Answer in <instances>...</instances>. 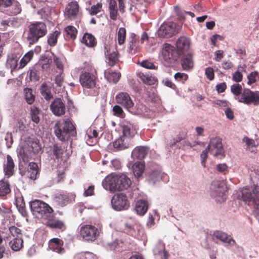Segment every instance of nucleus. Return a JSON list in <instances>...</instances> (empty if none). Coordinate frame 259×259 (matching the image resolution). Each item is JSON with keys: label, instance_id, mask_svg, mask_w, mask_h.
Masks as SVG:
<instances>
[{"label": "nucleus", "instance_id": "nucleus-36", "mask_svg": "<svg viewBox=\"0 0 259 259\" xmlns=\"http://www.w3.org/2000/svg\"><path fill=\"white\" fill-rule=\"evenodd\" d=\"M64 37L66 40H74L76 38L77 30L73 26H68L65 28Z\"/></svg>", "mask_w": 259, "mask_h": 259}, {"label": "nucleus", "instance_id": "nucleus-28", "mask_svg": "<svg viewBox=\"0 0 259 259\" xmlns=\"http://www.w3.org/2000/svg\"><path fill=\"white\" fill-rule=\"evenodd\" d=\"M24 241L21 237L13 238L9 242V245L11 249L14 251H19L24 247Z\"/></svg>", "mask_w": 259, "mask_h": 259}, {"label": "nucleus", "instance_id": "nucleus-48", "mask_svg": "<svg viewBox=\"0 0 259 259\" xmlns=\"http://www.w3.org/2000/svg\"><path fill=\"white\" fill-rule=\"evenodd\" d=\"M33 56V52L30 51L25 54L20 62L19 68H24L30 61Z\"/></svg>", "mask_w": 259, "mask_h": 259}, {"label": "nucleus", "instance_id": "nucleus-25", "mask_svg": "<svg viewBox=\"0 0 259 259\" xmlns=\"http://www.w3.org/2000/svg\"><path fill=\"white\" fill-rule=\"evenodd\" d=\"M15 163L12 157L10 155H7V160L4 164V171L8 178L12 176L14 173Z\"/></svg>", "mask_w": 259, "mask_h": 259}, {"label": "nucleus", "instance_id": "nucleus-52", "mask_svg": "<svg viewBox=\"0 0 259 259\" xmlns=\"http://www.w3.org/2000/svg\"><path fill=\"white\" fill-rule=\"evenodd\" d=\"M126 29L125 28L121 27L119 29L117 33L118 43L119 45H123L125 40Z\"/></svg>", "mask_w": 259, "mask_h": 259}, {"label": "nucleus", "instance_id": "nucleus-20", "mask_svg": "<svg viewBox=\"0 0 259 259\" xmlns=\"http://www.w3.org/2000/svg\"><path fill=\"white\" fill-rule=\"evenodd\" d=\"M79 11V5L76 2L69 3L65 10L64 15L67 18L72 20L76 18Z\"/></svg>", "mask_w": 259, "mask_h": 259}, {"label": "nucleus", "instance_id": "nucleus-14", "mask_svg": "<svg viewBox=\"0 0 259 259\" xmlns=\"http://www.w3.org/2000/svg\"><path fill=\"white\" fill-rule=\"evenodd\" d=\"M104 54L107 63L110 66H114L119 61V54L117 50L107 45L104 46Z\"/></svg>", "mask_w": 259, "mask_h": 259}, {"label": "nucleus", "instance_id": "nucleus-54", "mask_svg": "<svg viewBox=\"0 0 259 259\" xmlns=\"http://www.w3.org/2000/svg\"><path fill=\"white\" fill-rule=\"evenodd\" d=\"M113 112L114 115L120 118H123L125 116V113L122 107L119 105H115L113 107Z\"/></svg>", "mask_w": 259, "mask_h": 259}, {"label": "nucleus", "instance_id": "nucleus-63", "mask_svg": "<svg viewBox=\"0 0 259 259\" xmlns=\"http://www.w3.org/2000/svg\"><path fill=\"white\" fill-rule=\"evenodd\" d=\"M209 152L207 149H205L204 150H203L202 152V153L200 155V158L201 159V164L204 166L205 167L206 164V161L207 158V153Z\"/></svg>", "mask_w": 259, "mask_h": 259}, {"label": "nucleus", "instance_id": "nucleus-50", "mask_svg": "<svg viewBox=\"0 0 259 259\" xmlns=\"http://www.w3.org/2000/svg\"><path fill=\"white\" fill-rule=\"evenodd\" d=\"M11 6L9 9L10 15H16L21 13V5L18 2L14 1Z\"/></svg>", "mask_w": 259, "mask_h": 259}, {"label": "nucleus", "instance_id": "nucleus-58", "mask_svg": "<svg viewBox=\"0 0 259 259\" xmlns=\"http://www.w3.org/2000/svg\"><path fill=\"white\" fill-rule=\"evenodd\" d=\"M63 72H60L59 74L57 75L55 78V82L56 86L58 87H61L64 81V76L62 75Z\"/></svg>", "mask_w": 259, "mask_h": 259}, {"label": "nucleus", "instance_id": "nucleus-57", "mask_svg": "<svg viewBox=\"0 0 259 259\" xmlns=\"http://www.w3.org/2000/svg\"><path fill=\"white\" fill-rule=\"evenodd\" d=\"M9 231L11 234L15 237H19V235H22L21 230L16 226H12L9 227Z\"/></svg>", "mask_w": 259, "mask_h": 259}, {"label": "nucleus", "instance_id": "nucleus-51", "mask_svg": "<svg viewBox=\"0 0 259 259\" xmlns=\"http://www.w3.org/2000/svg\"><path fill=\"white\" fill-rule=\"evenodd\" d=\"M96 256L90 252H81L76 254L74 259H95Z\"/></svg>", "mask_w": 259, "mask_h": 259}, {"label": "nucleus", "instance_id": "nucleus-24", "mask_svg": "<svg viewBox=\"0 0 259 259\" xmlns=\"http://www.w3.org/2000/svg\"><path fill=\"white\" fill-rule=\"evenodd\" d=\"M122 135L130 138L131 140L132 138L137 134V126L129 122L123 124Z\"/></svg>", "mask_w": 259, "mask_h": 259}, {"label": "nucleus", "instance_id": "nucleus-4", "mask_svg": "<svg viewBox=\"0 0 259 259\" xmlns=\"http://www.w3.org/2000/svg\"><path fill=\"white\" fill-rule=\"evenodd\" d=\"M243 201L249 206H252L259 215V188L255 186L251 188H244L242 190Z\"/></svg>", "mask_w": 259, "mask_h": 259}, {"label": "nucleus", "instance_id": "nucleus-47", "mask_svg": "<svg viewBox=\"0 0 259 259\" xmlns=\"http://www.w3.org/2000/svg\"><path fill=\"white\" fill-rule=\"evenodd\" d=\"M110 249L118 252H122L123 250V242L119 240H115L111 243L109 244Z\"/></svg>", "mask_w": 259, "mask_h": 259}, {"label": "nucleus", "instance_id": "nucleus-9", "mask_svg": "<svg viewBox=\"0 0 259 259\" xmlns=\"http://www.w3.org/2000/svg\"><path fill=\"white\" fill-rule=\"evenodd\" d=\"M162 54L165 65L167 66L174 64L180 55L174 47L167 44H164Z\"/></svg>", "mask_w": 259, "mask_h": 259}, {"label": "nucleus", "instance_id": "nucleus-64", "mask_svg": "<svg viewBox=\"0 0 259 259\" xmlns=\"http://www.w3.org/2000/svg\"><path fill=\"white\" fill-rule=\"evenodd\" d=\"M54 62L57 68L60 70V72H63V65L61 60L57 57L54 58Z\"/></svg>", "mask_w": 259, "mask_h": 259}, {"label": "nucleus", "instance_id": "nucleus-43", "mask_svg": "<svg viewBox=\"0 0 259 259\" xmlns=\"http://www.w3.org/2000/svg\"><path fill=\"white\" fill-rule=\"evenodd\" d=\"M139 77L144 83L149 85L154 84L157 81L155 77L143 73H140L139 74Z\"/></svg>", "mask_w": 259, "mask_h": 259}, {"label": "nucleus", "instance_id": "nucleus-17", "mask_svg": "<svg viewBox=\"0 0 259 259\" xmlns=\"http://www.w3.org/2000/svg\"><path fill=\"white\" fill-rule=\"evenodd\" d=\"M50 109L52 113L57 116H61L65 113V103L61 98H56L52 102Z\"/></svg>", "mask_w": 259, "mask_h": 259}, {"label": "nucleus", "instance_id": "nucleus-42", "mask_svg": "<svg viewBox=\"0 0 259 259\" xmlns=\"http://www.w3.org/2000/svg\"><path fill=\"white\" fill-rule=\"evenodd\" d=\"M105 78L109 81L113 83H117L121 77V74L119 72L105 71Z\"/></svg>", "mask_w": 259, "mask_h": 259}, {"label": "nucleus", "instance_id": "nucleus-59", "mask_svg": "<svg viewBox=\"0 0 259 259\" xmlns=\"http://www.w3.org/2000/svg\"><path fill=\"white\" fill-rule=\"evenodd\" d=\"M175 78L179 81H185L188 78V76L184 73L177 72L175 75Z\"/></svg>", "mask_w": 259, "mask_h": 259}, {"label": "nucleus", "instance_id": "nucleus-45", "mask_svg": "<svg viewBox=\"0 0 259 259\" xmlns=\"http://www.w3.org/2000/svg\"><path fill=\"white\" fill-rule=\"evenodd\" d=\"M40 91L41 95L46 100H50L53 98L50 88L46 83H43L40 86Z\"/></svg>", "mask_w": 259, "mask_h": 259}, {"label": "nucleus", "instance_id": "nucleus-8", "mask_svg": "<svg viewBox=\"0 0 259 259\" xmlns=\"http://www.w3.org/2000/svg\"><path fill=\"white\" fill-rule=\"evenodd\" d=\"M41 146L38 140L32 141L30 145L23 148L20 152L23 161L28 162L33 154H38L41 151Z\"/></svg>", "mask_w": 259, "mask_h": 259}, {"label": "nucleus", "instance_id": "nucleus-13", "mask_svg": "<svg viewBox=\"0 0 259 259\" xmlns=\"http://www.w3.org/2000/svg\"><path fill=\"white\" fill-rule=\"evenodd\" d=\"M210 153L215 157L224 156V150L223 148L221 139L215 137L210 139L207 147L206 148Z\"/></svg>", "mask_w": 259, "mask_h": 259}, {"label": "nucleus", "instance_id": "nucleus-23", "mask_svg": "<svg viewBox=\"0 0 259 259\" xmlns=\"http://www.w3.org/2000/svg\"><path fill=\"white\" fill-rule=\"evenodd\" d=\"M190 46V41L188 38L185 36L180 37L176 42L177 51L181 55L189 50Z\"/></svg>", "mask_w": 259, "mask_h": 259}, {"label": "nucleus", "instance_id": "nucleus-2", "mask_svg": "<svg viewBox=\"0 0 259 259\" xmlns=\"http://www.w3.org/2000/svg\"><path fill=\"white\" fill-rule=\"evenodd\" d=\"M131 184V180L123 174L108 176L103 182L104 187L111 191H120L127 189Z\"/></svg>", "mask_w": 259, "mask_h": 259}, {"label": "nucleus", "instance_id": "nucleus-1", "mask_svg": "<svg viewBox=\"0 0 259 259\" xmlns=\"http://www.w3.org/2000/svg\"><path fill=\"white\" fill-rule=\"evenodd\" d=\"M46 25L42 22L31 23L24 33V38L29 46L37 43L47 33Z\"/></svg>", "mask_w": 259, "mask_h": 259}, {"label": "nucleus", "instance_id": "nucleus-15", "mask_svg": "<svg viewBox=\"0 0 259 259\" xmlns=\"http://www.w3.org/2000/svg\"><path fill=\"white\" fill-rule=\"evenodd\" d=\"M115 100L118 104L120 105L128 111H131L134 105L129 94L126 92H120L117 94L115 96Z\"/></svg>", "mask_w": 259, "mask_h": 259}, {"label": "nucleus", "instance_id": "nucleus-16", "mask_svg": "<svg viewBox=\"0 0 259 259\" xmlns=\"http://www.w3.org/2000/svg\"><path fill=\"white\" fill-rule=\"evenodd\" d=\"M65 151V147L62 144L56 143L50 147V155L52 159L57 162H61L62 156Z\"/></svg>", "mask_w": 259, "mask_h": 259}, {"label": "nucleus", "instance_id": "nucleus-34", "mask_svg": "<svg viewBox=\"0 0 259 259\" xmlns=\"http://www.w3.org/2000/svg\"><path fill=\"white\" fill-rule=\"evenodd\" d=\"M82 42L87 47L93 48L96 46V39L92 34L85 33L82 39Z\"/></svg>", "mask_w": 259, "mask_h": 259}, {"label": "nucleus", "instance_id": "nucleus-26", "mask_svg": "<svg viewBox=\"0 0 259 259\" xmlns=\"http://www.w3.org/2000/svg\"><path fill=\"white\" fill-rule=\"evenodd\" d=\"M149 152V148L147 146H137L133 149L132 152V157L135 159L141 160L144 159Z\"/></svg>", "mask_w": 259, "mask_h": 259}, {"label": "nucleus", "instance_id": "nucleus-30", "mask_svg": "<svg viewBox=\"0 0 259 259\" xmlns=\"http://www.w3.org/2000/svg\"><path fill=\"white\" fill-rule=\"evenodd\" d=\"M148 206V203L146 200H139L136 204L135 210L138 214L143 215L147 212Z\"/></svg>", "mask_w": 259, "mask_h": 259}, {"label": "nucleus", "instance_id": "nucleus-27", "mask_svg": "<svg viewBox=\"0 0 259 259\" xmlns=\"http://www.w3.org/2000/svg\"><path fill=\"white\" fill-rule=\"evenodd\" d=\"M182 67L184 70H189L194 66L193 56L191 54L184 55L181 60Z\"/></svg>", "mask_w": 259, "mask_h": 259}, {"label": "nucleus", "instance_id": "nucleus-60", "mask_svg": "<svg viewBox=\"0 0 259 259\" xmlns=\"http://www.w3.org/2000/svg\"><path fill=\"white\" fill-rule=\"evenodd\" d=\"M243 78V75L242 73L238 71H235L233 74L232 76V79L237 82H240L242 81Z\"/></svg>", "mask_w": 259, "mask_h": 259}, {"label": "nucleus", "instance_id": "nucleus-21", "mask_svg": "<svg viewBox=\"0 0 259 259\" xmlns=\"http://www.w3.org/2000/svg\"><path fill=\"white\" fill-rule=\"evenodd\" d=\"M226 186L220 181H213L211 184V189L214 196L220 197L224 199L223 197L226 195Z\"/></svg>", "mask_w": 259, "mask_h": 259}, {"label": "nucleus", "instance_id": "nucleus-3", "mask_svg": "<svg viewBox=\"0 0 259 259\" xmlns=\"http://www.w3.org/2000/svg\"><path fill=\"white\" fill-rule=\"evenodd\" d=\"M54 132L57 138L62 141L68 140L76 134L75 127L69 118L57 122L54 126Z\"/></svg>", "mask_w": 259, "mask_h": 259}, {"label": "nucleus", "instance_id": "nucleus-40", "mask_svg": "<svg viewBox=\"0 0 259 259\" xmlns=\"http://www.w3.org/2000/svg\"><path fill=\"white\" fill-rule=\"evenodd\" d=\"M9 182L5 179L0 181V196H5L11 192Z\"/></svg>", "mask_w": 259, "mask_h": 259}, {"label": "nucleus", "instance_id": "nucleus-39", "mask_svg": "<svg viewBox=\"0 0 259 259\" xmlns=\"http://www.w3.org/2000/svg\"><path fill=\"white\" fill-rule=\"evenodd\" d=\"M163 176L164 173H162L160 170L155 169L152 170L148 175V180L149 182L154 184L156 182L160 181Z\"/></svg>", "mask_w": 259, "mask_h": 259}, {"label": "nucleus", "instance_id": "nucleus-61", "mask_svg": "<svg viewBox=\"0 0 259 259\" xmlns=\"http://www.w3.org/2000/svg\"><path fill=\"white\" fill-rule=\"evenodd\" d=\"M141 65L142 67L147 68V69H155V66L154 64L152 62H150L148 60H145V61H142L141 63Z\"/></svg>", "mask_w": 259, "mask_h": 259}, {"label": "nucleus", "instance_id": "nucleus-46", "mask_svg": "<svg viewBox=\"0 0 259 259\" xmlns=\"http://www.w3.org/2000/svg\"><path fill=\"white\" fill-rule=\"evenodd\" d=\"M40 109L37 106L33 105L30 108V115L31 120L35 123H39L40 121L39 115L40 114Z\"/></svg>", "mask_w": 259, "mask_h": 259}, {"label": "nucleus", "instance_id": "nucleus-44", "mask_svg": "<svg viewBox=\"0 0 259 259\" xmlns=\"http://www.w3.org/2000/svg\"><path fill=\"white\" fill-rule=\"evenodd\" d=\"M61 32L57 30L50 33L48 36V44L51 47L55 46L57 43L58 38Z\"/></svg>", "mask_w": 259, "mask_h": 259}, {"label": "nucleus", "instance_id": "nucleus-29", "mask_svg": "<svg viewBox=\"0 0 259 259\" xmlns=\"http://www.w3.org/2000/svg\"><path fill=\"white\" fill-rule=\"evenodd\" d=\"M129 39L127 52L132 55L135 54L137 52L138 37L135 34L132 33L129 37Z\"/></svg>", "mask_w": 259, "mask_h": 259}, {"label": "nucleus", "instance_id": "nucleus-22", "mask_svg": "<svg viewBox=\"0 0 259 259\" xmlns=\"http://www.w3.org/2000/svg\"><path fill=\"white\" fill-rule=\"evenodd\" d=\"M63 241L57 238L51 239L49 243V247L50 249L59 254H63L65 252V249L63 247Z\"/></svg>", "mask_w": 259, "mask_h": 259}, {"label": "nucleus", "instance_id": "nucleus-7", "mask_svg": "<svg viewBox=\"0 0 259 259\" xmlns=\"http://www.w3.org/2000/svg\"><path fill=\"white\" fill-rule=\"evenodd\" d=\"M100 229L91 225H83L80 227L79 234L85 241H94L99 236Z\"/></svg>", "mask_w": 259, "mask_h": 259}, {"label": "nucleus", "instance_id": "nucleus-53", "mask_svg": "<svg viewBox=\"0 0 259 259\" xmlns=\"http://www.w3.org/2000/svg\"><path fill=\"white\" fill-rule=\"evenodd\" d=\"M247 84L251 85L259 79V73L257 71H252L247 75Z\"/></svg>", "mask_w": 259, "mask_h": 259}, {"label": "nucleus", "instance_id": "nucleus-10", "mask_svg": "<svg viewBox=\"0 0 259 259\" xmlns=\"http://www.w3.org/2000/svg\"><path fill=\"white\" fill-rule=\"evenodd\" d=\"M238 102L247 105L252 104L257 106L259 105V92H253L248 89H244Z\"/></svg>", "mask_w": 259, "mask_h": 259}, {"label": "nucleus", "instance_id": "nucleus-55", "mask_svg": "<svg viewBox=\"0 0 259 259\" xmlns=\"http://www.w3.org/2000/svg\"><path fill=\"white\" fill-rule=\"evenodd\" d=\"M231 92L235 96H239L241 95L242 93V88L241 85L238 83H235L231 87Z\"/></svg>", "mask_w": 259, "mask_h": 259}, {"label": "nucleus", "instance_id": "nucleus-33", "mask_svg": "<svg viewBox=\"0 0 259 259\" xmlns=\"http://www.w3.org/2000/svg\"><path fill=\"white\" fill-rule=\"evenodd\" d=\"M55 202L60 206H66L71 201V199L67 194H57L55 197Z\"/></svg>", "mask_w": 259, "mask_h": 259}, {"label": "nucleus", "instance_id": "nucleus-5", "mask_svg": "<svg viewBox=\"0 0 259 259\" xmlns=\"http://www.w3.org/2000/svg\"><path fill=\"white\" fill-rule=\"evenodd\" d=\"M30 206L33 214L37 218L47 219L54 211L48 204L37 199L31 201Z\"/></svg>", "mask_w": 259, "mask_h": 259}, {"label": "nucleus", "instance_id": "nucleus-49", "mask_svg": "<svg viewBox=\"0 0 259 259\" xmlns=\"http://www.w3.org/2000/svg\"><path fill=\"white\" fill-rule=\"evenodd\" d=\"M103 11V4L101 2L97 3L96 5L91 6L89 10V13L91 16H95Z\"/></svg>", "mask_w": 259, "mask_h": 259}, {"label": "nucleus", "instance_id": "nucleus-11", "mask_svg": "<svg viewBox=\"0 0 259 259\" xmlns=\"http://www.w3.org/2000/svg\"><path fill=\"white\" fill-rule=\"evenodd\" d=\"M176 23L172 22H164L158 30V35L160 37L169 38L178 33Z\"/></svg>", "mask_w": 259, "mask_h": 259}, {"label": "nucleus", "instance_id": "nucleus-37", "mask_svg": "<svg viewBox=\"0 0 259 259\" xmlns=\"http://www.w3.org/2000/svg\"><path fill=\"white\" fill-rule=\"evenodd\" d=\"M24 98L29 105H32L35 101V96L31 88H25L23 90Z\"/></svg>", "mask_w": 259, "mask_h": 259}, {"label": "nucleus", "instance_id": "nucleus-18", "mask_svg": "<svg viewBox=\"0 0 259 259\" xmlns=\"http://www.w3.org/2000/svg\"><path fill=\"white\" fill-rule=\"evenodd\" d=\"M134 142L130 138L121 135L113 143V147L117 150H122L133 146Z\"/></svg>", "mask_w": 259, "mask_h": 259}, {"label": "nucleus", "instance_id": "nucleus-35", "mask_svg": "<svg viewBox=\"0 0 259 259\" xmlns=\"http://www.w3.org/2000/svg\"><path fill=\"white\" fill-rule=\"evenodd\" d=\"M6 66L8 68H10L11 71L17 70L20 69L19 66H18V58L14 55L8 57Z\"/></svg>", "mask_w": 259, "mask_h": 259}, {"label": "nucleus", "instance_id": "nucleus-19", "mask_svg": "<svg viewBox=\"0 0 259 259\" xmlns=\"http://www.w3.org/2000/svg\"><path fill=\"white\" fill-rule=\"evenodd\" d=\"M125 231L135 238L139 239L144 235L143 228L138 224L135 223L133 225L125 224Z\"/></svg>", "mask_w": 259, "mask_h": 259}, {"label": "nucleus", "instance_id": "nucleus-62", "mask_svg": "<svg viewBox=\"0 0 259 259\" xmlns=\"http://www.w3.org/2000/svg\"><path fill=\"white\" fill-rule=\"evenodd\" d=\"M205 75L207 78L210 80H212L214 78V71L211 67L206 68L205 69Z\"/></svg>", "mask_w": 259, "mask_h": 259}, {"label": "nucleus", "instance_id": "nucleus-38", "mask_svg": "<svg viewBox=\"0 0 259 259\" xmlns=\"http://www.w3.org/2000/svg\"><path fill=\"white\" fill-rule=\"evenodd\" d=\"M243 141L245 143L246 147V150L251 153H256L257 152L256 147L254 140L249 138L247 137H244Z\"/></svg>", "mask_w": 259, "mask_h": 259}, {"label": "nucleus", "instance_id": "nucleus-12", "mask_svg": "<svg viewBox=\"0 0 259 259\" xmlns=\"http://www.w3.org/2000/svg\"><path fill=\"white\" fill-rule=\"evenodd\" d=\"M112 207L116 210L127 209L130 202L127 196L123 193L115 194L111 199Z\"/></svg>", "mask_w": 259, "mask_h": 259}, {"label": "nucleus", "instance_id": "nucleus-41", "mask_svg": "<svg viewBox=\"0 0 259 259\" xmlns=\"http://www.w3.org/2000/svg\"><path fill=\"white\" fill-rule=\"evenodd\" d=\"M145 169V164L141 161L135 162L133 165V171L135 177H140Z\"/></svg>", "mask_w": 259, "mask_h": 259}, {"label": "nucleus", "instance_id": "nucleus-6", "mask_svg": "<svg viewBox=\"0 0 259 259\" xmlns=\"http://www.w3.org/2000/svg\"><path fill=\"white\" fill-rule=\"evenodd\" d=\"M97 81V76L92 72L82 71L79 76V82L84 89H93L91 96H97L99 94L98 89L96 87Z\"/></svg>", "mask_w": 259, "mask_h": 259}, {"label": "nucleus", "instance_id": "nucleus-31", "mask_svg": "<svg viewBox=\"0 0 259 259\" xmlns=\"http://www.w3.org/2000/svg\"><path fill=\"white\" fill-rule=\"evenodd\" d=\"M213 235L217 239L224 242L228 243L230 245H232L235 243V241L230 236L222 231H215L213 232Z\"/></svg>", "mask_w": 259, "mask_h": 259}, {"label": "nucleus", "instance_id": "nucleus-56", "mask_svg": "<svg viewBox=\"0 0 259 259\" xmlns=\"http://www.w3.org/2000/svg\"><path fill=\"white\" fill-rule=\"evenodd\" d=\"M38 171L27 170V171L24 172V171L20 170V174L22 176H26L28 178L31 180H35L36 179V175Z\"/></svg>", "mask_w": 259, "mask_h": 259}, {"label": "nucleus", "instance_id": "nucleus-32", "mask_svg": "<svg viewBox=\"0 0 259 259\" xmlns=\"http://www.w3.org/2000/svg\"><path fill=\"white\" fill-rule=\"evenodd\" d=\"M47 226L50 228L58 229L62 231L66 229L64 222L56 219H49L47 222Z\"/></svg>", "mask_w": 259, "mask_h": 259}]
</instances>
